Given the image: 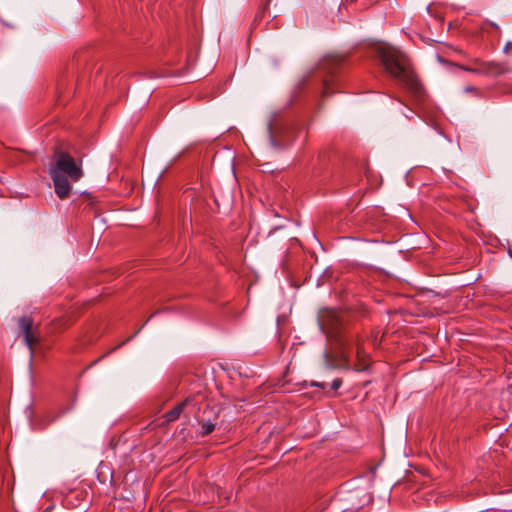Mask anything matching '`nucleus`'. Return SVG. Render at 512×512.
Returning a JSON list of instances; mask_svg holds the SVG:
<instances>
[{
	"instance_id": "f257e3e1",
	"label": "nucleus",
	"mask_w": 512,
	"mask_h": 512,
	"mask_svg": "<svg viewBox=\"0 0 512 512\" xmlns=\"http://www.w3.org/2000/svg\"><path fill=\"white\" fill-rule=\"evenodd\" d=\"M378 56L385 70L415 97H422L423 86L411 67L409 58L399 49L391 46H381Z\"/></svg>"
},
{
	"instance_id": "f03ea898",
	"label": "nucleus",
	"mask_w": 512,
	"mask_h": 512,
	"mask_svg": "<svg viewBox=\"0 0 512 512\" xmlns=\"http://www.w3.org/2000/svg\"><path fill=\"white\" fill-rule=\"evenodd\" d=\"M53 180L55 193L60 199H65L71 191L70 182H77L83 176L80 164H77L74 158L68 153H60L56 163L49 170Z\"/></svg>"
},
{
	"instance_id": "7ed1b4c3",
	"label": "nucleus",
	"mask_w": 512,
	"mask_h": 512,
	"mask_svg": "<svg viewBox=\"0 0 512 512\" xmlns=\"http://www.w3.org/2000/svg\"><path fill=\"white\" fill-rule=\"evenodd\" d=\"M18 326L23 335L24 342L27 345L30 354H33L34 347L39 343L40 336L38 327L33 326V319L30 316H23L18 319Z\"/></svg>"
},
{
	"instance_id": "20e7f679",
	"label": "nucleus",
	"mask_w": 512,
	"mask_h": 512,
	"mask_svg": "<svg viewBox=\"0 0 512 512\" xmlns=\"http://www.w3.org/2000/svg\"><path fill=\"white\" fill-rule=\"evenodd\" d=\"M325 366L327 369H349V357L343 350L340 356H334L329 353L324 354Z\"/></svg>"
},
{
	"instance_id": "39448f33",
	"label": "nucleus",
	"mask_w": 512,
	"mask_h": 512,
	"mask_svg": "<svg viewBox=\"0 0 512 512\" xmlns=\"http://www.w3.org/2000/svg\"><path fill=\"white\" fill-rule=\"evenodd\" d=\"M344 62V57L340 55H327L321 65L323 69L327 70L329 73H333L336 68H338Z\"/></svg>"
},
{
	"instance_id": "423d86ee",
	"label": "nucleus",
	"mask_w": 512,
	"mask_h": 512,
	"mask_svg": "<svg viewBox=\"0 0 512 512\" xmlns=\"http://www.w3.org/2000/svg\"><path fill=\"white\" fill-rule=\"evenodd\" d=\"M190 398L185 399L184 401L178 403L173 409L166 412L164 415V418L167 422H172L177 420L181 413L183 412L184 408L190 403Z\"/></svg>"
},
{
	"instance_id": "0eeeda50",
	"label": "nucleus",
	"mask_w": 512,
	"mask_h": 512,
	"mask_svg": "<svg viewBox=\"0 0 512 512\" xmlns=\"http://www.w3.org/2000/svg\"><path fill=\"white\" fill-rule=\"evenodd\" d=\"M356 357H357V364L355 365L356 371H364L368 368L369 363L367 359V354L364 351L363 347L357 343V350H356Z\"/></svg>"
},
{
	"instance_id": "6e6552de",
	"label": "nucleus",
	"mask_w": 512,
	"mask_h": 512,
	"mask_svg": "<svg viewBox=\"0 0 512 512\" xmlns=\"http://www.w3.org/2000/svg\"><path fill=\"white\" fill-rule=\"evenodd\" d=\"M199 426H200L199 434L201 436H207L215 430L216 422L211 421V420L202 419L199 421Z\"/></svg>"
},
{
	"instance_id": "1a4fd4ad",
	"label": "nucleus",
	"mask_w": 512,
	"mask_h": 512,
	"mask_svg": "<svg viewBox=\"0 0 512 512\" xmlns=\"http://www.w3.org/2000/svg\"><path fill=\"white\" fill-rule=\"evenodd\" d=\"M462 70H465V71H468V72H471V73H482L484 71V69L482 68H471V67H466V66H459Z\"/></svg>"
},
{
	"instance_id": "9d476101",
	"label": "nucleus",
	"mask_w": 512,
	"mask_h": 512,
	"mask_svg": "<svg viewBox=\"0 0 512 512\" xmlns=\"http://www.w3.org/2000/svg\"><path fill=\"white\" fill-rule=\"evenodd\" d=\"M342 385V379L341 378H336L333 380L332 384H331V388L336 391L338 390Z\"/></svg>"
},
{
	"instance_id": "9b49d317",
	"label": "nucleus",
	"mask_w": 512,
	"mask_h": 512,
	"mask_svg": "<svg viewBox=\"0 0 512 512\" xmlns=\"http://www.w3.org/2000/svg\"><path fill=\"white\" fill-rule=\"evenodd\" d=\"M268 130H269V135H270V140H271V143L276 146V140H275V135H274V131H273V125L272 123L270 122L269 125H268Z\"/></svg>"
},
{
	"instance_id": "f8f14e48",
	"label": "nucleus",
	"mask_w": 512,
	"mask_h": 512,
	"mask_svg": "<svg viewBox=\"0 0 512 512\" xmlns=\"http://www.w3.org/2000/svg\"><path fill=\"white\" fill-rule=\"evenodd\" d=\"M323 96L326 97V96H329L331 95L333 92H330L329 90V83L327 81L324 82V89H323Z\"/></svg>"
},
{
	"instance_id": "ddd939ff",
	"label": "nucleus",
	"mask_w": 512,
	"mask_h": 512,
	"mask_svg": "<svg viewBox=\"0 0 512 512\" xmlns=\"http://www.w3.org/2000/svg\"><path fill=\"white\" fill-rule=\"evenodd\" d=\"M464 90H465V92H472V91H475L476 88L473 86H467Z\"/></svg>"
},
{
	"instance_id": "4468645a",
	"label": "nucleus",
	"mask_w": 512,
	"mask_h": 512,
	"mask_svg": "<svg viewBox=\"0 0 512 512\" xmlns=\"http://www.w3.org/2000/svg\"><path fill=\"white\" fill-rule=\"evenodd\" d=\"M312 385L316 386V387H320V388H324L325 387L324 383H318V382H313Z\"/></svg>"
}]
</instances>
